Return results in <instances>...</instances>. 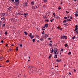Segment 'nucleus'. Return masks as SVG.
<instances>
[{
    "mask_svg": "<svg viewBox=\"0 0 78 78\" xmlns=\"http://www.w3.org/2000/svg\"><path fill=\"white\" fill-rule=\"evenodd\" d=\"M51 55H50L49 56V58H49V59H50V58H51Z\"/></svg>",
    "mask_w": 78,
    "mask_h": 78,
    "instance_id": "nucleus-22",
    "label": "nucleus"
},
{
    "mask_svg": "<svg viewBox=\"0 0 78 78\" xmlns=\"http://www.w3.org/2000/svg\"><path fill=\"white\" fill-rule=\"evenodd\" d=\"M23 15L24 16H25V13H24Z\"/></svg>",
    "mask_w": 78,
    "mask_h": 78,
    "instance_id": "nucleus-63",
    "label": "nucleus"
},
{
    "mask_svg": "<svg viewBox=\"0 0 78 78\" xmlns=\"http://www.w3.org/2000/svg\"><path fill=\"white\" fill-rule=\"evenodd\" d=\"M5 17H3L1 18V20H2V21H3V20H5Z\"/></svg>",
    "mask_w": 78,
    "mask_h": 78,
    "instance_id": "nucleus-5",
    "label": "nucleus"
},
{
    "mask_svg": "<svg viewBox=\"0 0 78 78\" xmlns=\"http://www.w3.org/2000/svg\"><path fill=\"white\" fill-rule=\"evenodd\" d=\"M58 9H61V7H60V8L58 7Z\"/></svg>",
    "mask_w": 78,
    "mask_h": 78,
    "instance_id": "nucleus-43",
    "label": "nucleus"
},
{
    "mask_svg": "<svg viewBox=\"0 0 78 78\" xmlns=\"http://www.w3.org/2000/svg\"><path fill=\"white\" fill-rule=\"evenodd\" d=\"M44 33H45V32H44V31H43V32H42V34H44Z\"/></svg>",
    "mask_w": 78,
    "mask_h": 78,
    "instance_id": "nucleus-35",
    "label": "nucleus"
},
{
    "mask_svg": "<svg viewBox=\"0 0 78 78\" xmlns=\"http://www.w3.org/2000/svg\"><path fill=\"white\" fill-rule=\"evenodd\" d=\"M7 33H8V32H7V31H6L5 33V35H7Z\"/></svg>",
    "mask_w": 78,
    "mask_h": 78,
    "instance_id": "nucleus-24",
    "label": "nucleus"
},
{
    "mask_svg": "<svg viewBox=\"0 0 78 78\" xmlns=\"http://www.w3.org/2000/svg\"><path fill=\"white\" fill-rule=\"evenodd\" d=\"M27 16H28V13H25V16H24V17L27 18Z\"/></svg>",
    "mask_w": 78,
    "mask_h": 78,
    "instance_id": "nucleus-7",
    "label": "nucleus"
},
{
    "mask_svg": "<svg viewBox=\"0 0 78 78\" xmlns=\"http://www.w3.org/2000/svg\"><path fill=\"white\" fill-rule=\"evenodd\" d=\"M40 40H41V41H42V40H43V38H41V39H40Z\"/></svg>",
    "mask_w": 78,
    "mask_h": 78,
    "instance_id": "nucleus-48",
    "label": "nucleus"
},
{
    "mask_svg": "<svg viewBox=\"0 0 78 78\" xmlns=\"http://www.w3.org/2000/svg\"><path fill=\"white\" fill-rule=\"evenodd\" d=\"M2 58H3V57H0V60L1 61H2Z\"/></svg>",
    "mask_w": 78,
    "mask_h": 78,
    "instance_id": "nucleus-18",
    "label": "nucleus"
},
{
    "mask_svg": "<svg viewBox=\"0 0 78 78\" xmlns=\"http://www.w3.org/2000/svg\"><path fill=\"white\" fill-rule=\"evenodd\" d=\"M66 20H65L63 21V23H66Z\"/></svg>",
    "mask_w": 78,
    "mask_h": 78,
    "instance_id": "nucleus-19",
    "label": "nucleus"
},
{
    "mask_svg": "<svg viewBox=\"0 0 78 78\" xmlns=\"http://www.w3.org/2000/svg\"><path fill=\"white\" fill-rule=\"evenodd\" d=\"M48 39H49V40H50V39H51V38H48Z\"/></svg>",
    "mask_w": 78,
    "mask_h": 78,
    "instance_id": "nucleus-58",
    "label": "nucleus"
},
{
    "mask_svg": "<svg viewBox=\"0 0 78 78\" xmlns=\"http://www.w3.org/2000/svg\"><path fill=\"white\" fill-rule=\"evenodd\" d=\"M42 30H45V29H42Z\"/></svg>",
    "mask_w": 78,
    "mask_h": 78,
    "instance_id": "nucleus-64",
    "label": "nucleus"
},
{
    "mask_svg": "<svg viewBox=\"0 0 78 78\" xmlns=\"http://www.w3.org/2000/svg\"><path fill=\"white\" fill-rule=\"evenodd\" d=\"M53 51H54V50L53 49H52L51 51V53H53Z\"/></svg>",
    "mask_w": 78,
    "mask_h": 78,
    "instance_id": "nucleus-20",
    "label": "nucleus"
},
{
    "mask_svg": "<svg viewBox=\"0 0 78 78\" xmlns=\"http://www.w3.org/2000/svg\"><path fill=\"white\" fill-rule=\"evenodd\" d=\"M54 53H56L57 52V50H55L54 51Z\"/></svg>",
    "mask_w": 78,
    "mask_h": 78,
    "instance_id": "nucleus-31",
    "label": "nucleus"
},
{
    "mask_svg": "<svg viewBox=\"0 0 78 78\" xmlns=\"http://www.w3.org/2000/svg\"><path fill=\"white\" fill-rule=\"evenodd\" d=\"M43 8H45V7H46L45 5H44L43 6Z\"/></svg>",
    "mask_w": 78,
    "mask_h": 78,
    "instance_id": "nucleus-45",
    "label": "nucleus"
},
{
    "mask_svg": "<svg viewBox=\"0 0 78 78\" xmlns=\"http://www.w3.org/2000/svg\"><path fill=\"white\" fill-rule=\"evenodd\" d=\"M76 13H78V11H76Z\"/></svg>",
    "mask_w": 78,
    "mask_h": 78,
    "instance_id": "nucleus-52",
    "label": "nucleus"
},
{
    "mask_svg": "<svg viewBox=\"0 0 78 78\" xmlns=\"http://www.w3.org/2000/svg\"><path fill=\"white\" fill-rule=\"evenodd\" d=\"M61 38L62 39H65V36H61Z\"/></svg>",
    "mask_w": 78,
    "mask_h": 78,
    "instance_id": "nucleus-9",
    "label": "nucleus"
},
{
    "mask_svg": "<svg viewBox=\"0 0 78 78\" xmlns=\"http://www.w3.org/2000/svg\"><path fill=\"white\" fill-rule=\"evenodd\" d=\"M46 22H49V20H46Z\"/></svg>",
    "mask_w": 78,
    "mask_h": 78,
    "instance_id": "nucleus-46",
    "label": "nucleus"
},
{
    "mask_svg": "<svg viewBox=\"0 0 78 78\" xmlns=\"http://www.w3.org/2000/svg\"><path fill=\"white\" fill-rule=\"evenodd\" d=\"M32 41H33V42H35V39H33L32 40Z\"/></svg>",
    "mask_w": 78,
    "mask_h": 78,
    "instance_id": "nucleus-34",
    "label": "nucleus"
},
{
    "mask_svg": "<svg viewBox=\"0 0 78 78\" xmlns=\"http://www.w3.org/2000/svg\"><path fill=\"white\" fill-rule=\"evenodd\" d=\"M44 2H47V0H44Z\"/></svg>",
    "mask_w": 78,
    "mask_h": 78,
    "instance_id": "nucleus-33",
    "label": "nucleus"
},
{
    "mask_svg": "<svg viewBox=\"0 0 78 78\" xmlns=\"http://www.w3.org/2000/svg\"><path fill=\"white\" fill-rule=\"evenodd\" d=\"M31 4H32V6L34 5V1H33L31 3Z\"/></svg>",
    "mask_w": 78,
    "mask_h": 78,
    "instance_id": "nucleus-10",
    "label": "nucleus"
},
{
    "mask_svg": "<svg viewBox=\"0 0 78 78\" xmlns=\"http://www.w3.org/2000/svg\"><path fill=\"white\" fill-rule=\"evenodd\" d=\"M8 44H5V46H8Z\"/></svg>",
    "mask_w": 78,
    "mask_h": 78,
    "instance_id": "nucleus-61",
    "label": "nucleus"
},
{
    "mask_svg": "<svg viewBox=\"0 0 78 78\" xmlns=\"http://www.w3.org/2000/svg\"><path fill=\"white\" fill-rule=\"evenodd\" d=\"M24 6L25 7L27 6V4L26 3H24Z\"/></svg>",
    "mask_w": 78,
    "mask_h": 78,
    "instance_id": "nucleus-6",
    "label": "nucleus"
},
{
    "mask_svg": "<svg viewBox=\"0 0 78 78\" xmlns=\"http://www.w3.org/2000/svg\"><path fill=\"white\" fill-rule=\"evenodd\" d=\"M74 72H76V70L75 69H74Z\"/></svg>",
    "mask_w": 78,
    "mask_h": 78,
    "instance_id": "nucleus-59",
    "label": "nucleus"
},
{
    "mask_svg": "<svg viewBox=\"0 0 78 78\" xmlns=\"http://www.w3.org/2000/svg\"><path fill=\"white\" fill-rule=\"evenodd\" d=\"M78 30V28H75L74 30V31H76V30Z\"/></svg>",
    "mask_w": 78,
    "mask_h": 78,
    "instance_id": "nucleus-41",
    "label": "nucleus"
},
{
    "mask_svg": "<svg viewBox=\"0 0 78 78\" xmlns=\"http://www.w3.org/2000/svg\"><path fill=\"white\" fill-rule=\"evenodd\" d=\"M56 19L58 20L59 19V17H58V16H57L56 17Z\"/></svg>",
    "mask_w": 78,
    "mask_h": 78,
    "instance_id": "nucleus-30",
    "label": "nucleus"
},
{
    "mask_svg": "<svg viewBox=\"0 0 78 78\" xmlns=\"http://www.w3.org/2000/svg\"><path fill=\"white\" fill-rule=\"evenodd\" d=\"M20 47H22V44H21L20 45Z\"/></svg>",
    "mask_w": 78,
    "mask_h": 78,
    "instance_id": "nucleus-47",
    "label": "nucleus"
},
{
    "mask_svg": "<svg viewBox=\"0 0 78 78\" xmlns=\"http://www.w3.org/2000/svg\"><path fill=\"white\" fill-rule=\"evenodd\" d=\"M5 27V24H4L2 25V27Z\"/></svg>",
    "mask_w": 78,
    "mask_h": 78,
    "instance_id": "nucleus-26",
    "label": "nucleus"
},
{
    "mask_svg": "<svg viewBox=\"0 0 78 78\" xmlns=\"http://www.w3.org/2000/svg\"><path fill=\"white\" fill-rule=\"evenodd\" d=\"M64 18L65 19H67V17H64Z\"/></svg>",
    "mask_w": 78,
    "mask_h": 78,
    "instance_id": "nucleus-32",
    "label": "nucleus"
},
{
    "mask_svg": "<svg viewBox=\"0 0 78 78\" xmlns=\"http://www.w3.org/2000/svg\"><path fill=\"white\" fill-rule=\"evenodd\" d=\"M34 37V36L33 35H32L31 37H30V38L31 39H33V37Z\"/></svg>",
    "mask_w": 78,
    "mask_h": 78,
    "instance_id": "nucleus-25",
    "label": "nucleus"
},
{
    "mask_svg": "<svg viewBox=\"0 0 78 78\" xmlns=\"http://www.w3.org/2000/svg\"><path fill=\"white\" fill-rule=\"evenodd\" d=\"M44 37H45V38H46L48 37V35L47 34H45L44 35Z\"/></svg>",
    "mask_w": 78,
    "mask_h": 78,
    "instance_id": "nucleus-2",
    "label": "nucleus"
},
{
    "mask_svg": "<svg viewBox=\"0 0 78 78\" xmlns=\"http://www.w3.org/2000/svg\"><path fill=\"white\" fill-rule=\"evenodd\" d=\"M9 62V61L7 60L6 61V62Z\"/></svg>",
    "mask_w": 78,
    "mask_h": 78,
    "instance_id": "nucleus-42",
    "label": "nucleus"
},
{
    "mask_svg": "<svg viewBox=\"0 0 78 78\" xmlns=\"http://www.w3.org/2000/svg\"><path fill=\"white\" fill-rule=\"evenodd\" d=\"M76 33V34H78V30H76V33Z\"/></svg>",
    "mask_w": 78,
    "mask_h": 78,
    "instance_id": "nucleus-27",
    "label": "nucleus"
},
{
    "mask_svg": "<svg viewBox=\"0 0 78 78\" xmlns=\"http://www.w3.org/2000/svg\"><path fill=\"white\" fill-rule=\"evenodd\" d=\"M14 0H12V2H14Z\"/></svg>",
    "mask_w": 78,
    "mask_h": 78,
    "instance_id": "nucleus-53",
    "label": "nucleus"
},
{
    "mask_svg": "<svg viewBox=\"0 0 78 78\" xmlns=\"http://www.w3.org/2000/svg\"><path fill=\"white\" fill-rule=\"evenodd\" d=\"M67 21H71V20H70V19H67L66 20V22H67Z\"/></svg>",
    "mask_w": 78,
    "mask_h": 78,
    "instance_id": "nucleus-21",
    "label": "nucleus"
},
{
    "mask_svg": "<svg viewBox=\"0 0 78 78\" xmlns=\"http://www.w3.org/2000/svg\"><path fill=\"white\" fill-rule=\"evenodd\" d=\"M11 45L12 46H14V44H12Z\"/></svg>",
    "mask_w": 78,
    "mask_h": 78,
    "instance_id": "nucleus-57",
    "label": "nucleus"
},
{
    "mask_svg": "<svg viewBox=\"0 0 78 78\" xmlns=\"http://www.w3.org/2000/svg\"><path fill=\"white\" fill-rule=\"evenodd\" d=\"M16 2H19V0H15Z\"/></svg>",
    "mask_w": 78,
    "mask_h": 78,
    "instance_id": "nucleus-14",
    "label": "nucleus"
},
{
    "mask_svg": "<svg viewBox=\"0 0 78 78\" xmlns=\"http://www.w3.org/2000/svg\"><path fill=\"white\" fill-rule=\"evenodd\" d=\"M67 45H67V44H65V47H67Z\"/></svg>",
    "mask_w": 78,
    "mask_h": 78,
    "instance_id": "nucleus-29",
    "label": "nucleus"
},
{
    "mask_svg": "<svg viewBox=\"0 0 78 78\" xmlns=\"http://www.w3.org/2000/svg\"><path fill=\"white\" fill-rule=\"evenodd\" d=\"M48 23H46L44 25V27H46V28H47V27H48Z\"/></svg>",
    "mask_w": 78,
    "mask_h": 78,
    "instance_id": "nucleus-4",
    "label": "nucleus"
},
{
    "mask_svg": "<svg viewBox=\"0 0 78 78\" xmlns=\"http://www.w3.org/2000/svg\"><path fill=\"white\" fill-rule=\"evenodd\" d=\"M75 16H76V17H78V14L76 13L75 14Z\"/></svg>",
    "mask_w": 78,
    "mask_h": 78,
    "instance_id": "nucleus-17",
    "label": "nucleus"
},
{
    "mask_svg": "<svg viewBox=\"0 0 78 78\" xmlns=\"http://www.w3.org/2000/svg\"><path fill=\"white\" fill-rule=\"evenodd\" d=\"M56 61H57L58 62H61V59H60L59 60H58V59H57L56 60Z\"/></svg>",
    "mask_w": 78,
    "mask_h": 78,
    "instance_id": "nucleus-8",
    "label": "nucleus"
},
{
    "mask_svg": "<svg viewBox=\"0 0 78 78\" xmlns=\"http://www.w3.org/2000/svg\"><path fill=\"white\" fill-rule=\"evenodd\" d=\"M54 20V19H52L50 21L51 22H53V20Z\"/></svg>",
    "mask_w": 78,
    "mask_h": 78,
    "instance_id": "nucleus-23",
    "label": "nucleus"
},
{
    "mask_svg": "<svg viewBox=\"0 0 78 78\" xmlns=\"http://www.w3.org/2000/svg\"><path fill=\"white\" fill-rule=\"evenodd\" d=\"M10 22H13V20L11 19L10 20Z\"/></svg>",
    "mask_w": 78,
    "mask_h": 78,
    "instance_id": "nucleus-13",
    "label": "nucleus"
},
{
    "mask_svg": "<svg viewBox=\"0 0 78 78\" xmlns=\"http://www.w3.org/2000/svg\"><path fill=\"white\" fill-rule=\"evenodd\" d=\"M76 28H78V26L77 25H76L75 26Z\"/></svg>",
    "mask_w": 78,
    "mask_h": 78,
    "instance_id": "nucleus-49",
    "label": "nucleus"
},
{
    "mask_svg": "<svg viewBox=\"0 0 78 78\" xmlns=\"http://www.w3.org/2000/svg\"><path fill=\"white\" fill-rule=\"evenodd\" d=\"M73 19V17H70V19Z\"/></svg>",
    "mask_w": 78,
    "mask_h": 78,
    "instance_id": "nucleus-55",
    "label": "nucleus"
},
{
    "mask_svg": "<svg viewBox=\"0 0 78 78\" xmlns=\"http://www.w3.org/2000/svg\"><path fill=\"white\" fill-rule=\"evenodd\" d=\"M66 37H67V36H65V39H67Z\"/></svg>",
    "mask_w": 78,
    "mask_h": 78,
    "instance_id": "nucleus-54",
    "label": "nucleus"
},
{
    "mask_svg": "<svg viewBox=\"0 0 78 78\" xmlns=\"http://www.w3.org/2000/svg\"><path fill=\"white\" fill-rule=\"evenodd\" d=\"M57 28H58V29H60V27H57Z\"/></svg>",
    "mask_w": 78,
    "mask_h": 78,
    "instance_id": "nucleus-56",
    "label": "nucleus"
},
{
    "mask_svg": "<svg viewBox=\"0 0 78 78\" xmlns=\"http://www.w3.org/2000/svg\"><path fill=\"white\" fill-rule=\"evenodd\" d=\"M71 73H69V75H71Z\"/></svg>",
    "mask_w": 78,
    "mask_h": 78,
    "instance_id": "nucleus-60",
    "label": "nucleus"
},
{
    "mask_svg": "<svg viewBox=\"0 0 78 78\" xmlns=\"http://www.w3.org/2000/svg\"><path fill=\"white\" fill-rule=\"evenodd\" d=\"M55 13H53V15H54V16L55 17L56 16L55 15Z\"/></svg>",
    "mask_w": 78,
    "mask_h": 78,
    "instance_id": "nucleus-37",
    "label": "nucleus"
},
{
    "mask_svg": "<svg viewBox=\"0 0 78 78\" xmlns=\"http://www.w3.org/2000/svg\"><path fill=\"white\" fill-rule=\"evenodd\" d=\"M24 34H25V35H28V33L26 31L24 32Z\"/></svg>",
    "mask_w": 78,
    "mask_h": 78,
    "instance_id": "nucleus-12",
    "label": "nucleus"
},
{
    "mask_svg": "<svg viewBox=\"0 0 78 78\" xmlns=\"http://www.w3.org/2000/svg\"><path fill=\"white\" fill-rule=\"evenodd\" d=\"M8 12H6V13H3L2 14V16H7Z\"/></svg>",
    "mask_w": 78,
    "mask_h": 78,
    "instance_id": "nucleus-1",
    "label": "nucleus"
},
{
    "mask_svg": "<svg viewBox=\"0 0 78 78\" xmlns=\"http://www.w3.org/2000/svg\"><path fill=\"white\" fill-rule=\"evenodd\" d=\"M10 51H11L12 50V49L11 48H10Z\"/></svg>",
    "mask_w": 78,
    "mask_h": 78,
    "instance_id": "nucleus-50",
    "label": "nucleus"
},
{
    "mask_svg": "<svg viewBox=\"0 0 78 78\" xmlns=\"http://www.w3.org/2000/svg\"><path fill=\"white\" fill-rule=\"evenodd\" d=\"M68 18H69V17H70V16H68Z\"/></svg>",
    "mask_w": 78,
    "mask_h": 78,
    "instance_id": "nucleus-62",
    "label": "nucleus"
},
{
    "mask_svg": "<svg viewBox=\"0 0 78 78\" xmlns=\"http://www.w3.org/2000/svg\"><path fill=\"white\" fill-rule=\"evenodd\" d=\"M32 36L31 35H30H30H29V36L30 37H31V36Z\"/></svg>",
    "mask_w": 78,
    "mask_h": 78,
    "instance_id": "nucleus-51",
    "label": "nucleus"
},
{
    "mask_svg": "<svg viewBox=\"0 0 78 78\" xmlns=\"http://www.w3.org/2000/svg\"><path fill=\"white\" fill-rule=\"evenodd\" d=\"M33 66H30L31 69H32L33 68Z\"/></svg>",
    "mask_w": 78,
    "mask_h": 78,
    "instance_id": "nucleus-44",
    "label": "nucleus"
},
{
    "mask_svg": "<svg viewBox=\"0 0 78 78\" xmlns=\"http://www.w3.org/2000/svg\"><path fill=\"white\" fill-rule=\"evenodd\" d=\"M19 2H18V3H16L15 4V5H16V6H17L18 5H19Z\"/></svg>",
    "mask_w": 78,
    "mask_h": 78,
    "instance_id": "nucleus-3",
    "label": "nucleus"
},
{
    "mask_svg": "<svg viewBox=\"0 0 78 78\" xmlns=\"http://www.w3.org/2000/svg\"><path fill=\"white\" fill-rule=\"evenodd\" d=\"M68 55H71V52H69V53L68 54Z\"/></svg>",
    "mask_w": 78,
    "mask_h": 78,
    "instance_id": "nucleus-28",
    "label": "nucleus"
},
{
    "mask_svg": "<svg viewBox=\"0 0 78 78\" xmlns=\"http://www.w3.org/2000/svg\"><path fill=\"white\" fill-rule=\"evenodd\" d=\"M49 45H50V46H52V44H51V43L49 44Z\"/></svg>",
    "mask_w": 78,
    "mask_h": 78,
    "instance_id": "nucleus-36",
    "label": "nucleus"
},
{
    "mask_svg": "<svg viewBox=\"0 0 78 78\" xmlns=\"http://www.w3.org/2000/svg\"><path fill=\"white\" fill-rule=\"evenodd\" d=\"M16 51H17L18 50V47H16V49H15Z\"/></svg>",
    "mask_w": 78,
    "mask_h": 78,
    "instance_id": "nucleus-15",
    "label": "nucleus"
},
{
    "mask_svg": "<svg viewBox=\"0 0 78 78\" xmlns=\"http://www.w3.org/2000/svg\"><path fill=\"white\" fill-rule=\"evenodd\" d=\"M61 51H64V49L63 48H62L61 49Z\"/></svg>",
    "mask_w": 78,
    "mask_h": 78,
    "instance_id": "nucleus-38",
    "label": "nucleus"
},
{
    "mask_svg": "<svg viewBox=\"0 0 78 78\" xmlns=\"http://www.w3.org/2000/svg\"><path fill=\"white\" fill-rule=\"evenodd\" d=\"M1 43H3V40H1Z\"/></svg>",
    "mask_w": 78,
    "mask_h": 78,
    "instance_id": "nucleus-39",
    "label": "nucleus"
},
{
    "mask_svg": "<svg viewBox=\"0 0 78 78\" xmlns=\"http://www.w3.org/2000/svg\"><path fill=\"white\" fill-rule=\"evenodd\" d=\"M11 8L9 7V8L8 9V10H9V11H11Z\"/></svg>",
    "mask_w": 78,
    "mask_h": 78,
    "instance_id": "nucleus-11",
    "label": "nucleus"
},
{
    "mask_svg": "<svg viewBox=\"0 0 78 78\" xmlns=\"http://www.w3.org/2000/svg\"><path fill=\"white\" fill-rule=\"evenodd\" d=\"M55 57H56V58H58V57H57V55H55Z\"/></svg>",
    "mask_w": 78,
    "mask_h": 78,
    "instance_id": "nucleus-40",
    "label": "nucleus"
},
{
    "mask_svg": "<svg viewBox=\"0 0 78 78\" xmlns=\"http://www.w3.org/2000/svg\"><path fill=\"white\" fill-rule=\"evenodd\" d=\"M75 37H76L75 36H74V37H72V38L73 39H75Z\"/></svg>",
    "mask_w": 78,
    "mask_h": 78,
    "instance_id": "nucleus-16",
    "label": "nucleus"
}]
</instances>
